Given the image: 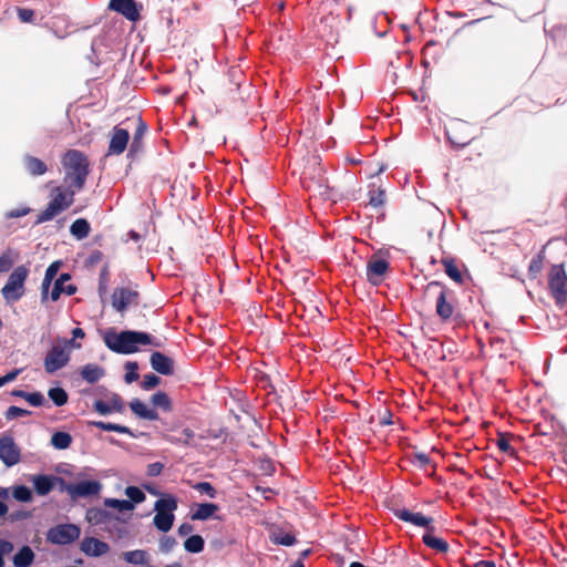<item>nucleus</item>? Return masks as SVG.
Returning a JSON list of instances; mask_svg holds the SVG:
<instances>
[{"label": "nucleus", "mask_w": 567, "mask_h": 567, "mask_svg": "<svg viewBox=\"0 0 567 567\" xmlns=\"http://www.w3.org/2000/svg\"><path fill=\"white\" fill-rule=\"evenodd\" d=\"M135 298L136 292L134 290L118 288L113 292L112 305L117 311L122 312L135 301Z\"/></svg>", "instance_id": "f8f14e48"}, {"label": "nucleus", "mask_w": 567, "mask_h": 567, "mask_svg": "<svg viewBox=\"0 0 567 567\" xmlns=\"http://www.w3.org/2000/svg\"><path fill=\"white\" fill-rule=\"evenodd\" d=\"M384 203V192L378 190L377 194H372L370 197V205L373 207H379Z\"/></svg>", "instance_id": "864d4df0"}, {"label": "nucleus", "mask_w": 567, "mask_h": 567, "mask_svg": "<svg viewBox=\"0 0 567 567\" xmlns=\"http://www.w3.org/2000/svg\"><path fill=\"white\" fill-rule=\"evenodd\" d=\"M109 8L123 14L128 20H136L138 18V10L134 0H111Z\"/></svg>", "instance_id": "ddd939ff"}, {"label": "nucleus", "mask_w": 567, "mask_h": 567, "mask_svg": "<svg viewBox=\"0 0 567 567\" xmlns=\"http://www.w3.org/2000/svg\"><path fill=\"white\" fill-rule=\"evenodd\" d=\"M12 395L24 399L33 406H40L44 402V396L40 392L27 393L22 390H14Z\"/></svg>", "instance_id": "bb28decb"}, {"label": "nucleus", "mask_w": 567, "mask_h": 567, "mask_svg": "<svg viewBox=\"0 0 567 567\" xmlns=\"http://www.w3.org/2000/svg\"><path fill=\"white\" fill-rule=\"evenodd\" d=\"M271 540L276 544L290 546L295 543V537L290 534L282 532H274L271 534Z\"/></svg>", "instance_id": "ea45409f"}, {"label": "nucleus", "mask_w": 567, "mask_h": 567, "mask_svg": "<svg viewBox=\"0 0 567 567\" xmlns=\"http://www.w3.org/2000/svg\"><path fill=\"white\" fill-rule=\"evenodd\" d=\"M30 412L18 406H11L7 411V419H16L28 415Z\"/></svg>", "instance_id": "49530a36"}, {"label": "nucleus", "mask_w": 567, "mask_h": 567, "mask_svg": "<svg viewBox=\"0 0 567 567\" xmlns=\"http://www.w3.org/2000/svg\"><path fill=\"white\" fill-rule=\"evenodd\" d=\"M162 465L158 463H154L150 466L148 472L152 475H156L161 472Z\"/></svg>", "instance_id": "680f3d73"}, {"label": "nucleus", "mask_w": 567, "mask_h": 567, "mask_svg": "<svg viewBox=\"0 0 567 567\" xmlns=\"http://www.w3.org/2000/svg\"><path fill=\"white\" fill-rule=\"evenodd\" d=\"M549 287L558 301L567 297V276L561 265L551 268L549 274Z\"/></svg>", "instance_id": "6e6552de"}, {"label": "nucleus", "mask_w": 567, "mask_h": 567, "mask_svg": "<svg viewBox=\"0 0 567 567\" xmlns=\"http://www.w3.org/2000/svg\"><path fill=\"white\" fill-rule=\"evenodd\" d=\"M424 543L437 551L444 553L447 550V544L442 539L432 534H425L423 536Z\"/></svg>", "instance_id": "f704fd0d"}, {"label": "nucleus", "mask_w": 567, "mask_h": 567, "mask_svg": "<svg viewBox=\"0 0 567 567\" xmlns=\"http://www.w3.org/2000/svg\"><path fill=\"white\" fill-rule=\"evenodd\" d=\"M131 410L140 417L145 420H156L158 417L157 413L150 409L144 402L141 400H132L130 403Z\"/></svg>", "instance_id": "4be33fe9"}, {"label": "nucleus", "mask_w": 567, "mask_h": 567, "mask_svg": "<svg viewBox=\"0 0 567 567\" xmlns=\"http://www.w3.org/2000/svg\"><path fill=\"white\" fill-rule=\"evenodd\" d=\"M103 340L110 350L117 353H133L138 350L140 344L151 343L150 336L144 332H116L114 329L105 331Z\"/></svg>", "instance_id": "f257e3e1"}, {"label": "nucleus", "mask_w": 567, "mask_h": 567, "mask_svg": "<svg viewBox=\"0 0 567 567\" xmlns=\"http://www.w3.org/2000/svg\"><path fill=\"white\" fill-rule=\"evenodd\" d=\"M107 516V513L100 508H90L85 514V519L92 525L102 524Z\"/></svg>", "instance_id": "72a5a7b5"}, {"label": "nucleus", "mask_w": 567, "mask_h": 567, "mask_svg": "<svg viewBox=\"0 0 567 567\" xmlns=\"http://www.w3.org/2000/svg\"><path fill=\"white\" fill-rule=\"evenodd\" d=\"M81 343L59 339L58 343L48 352L44 360L45 371L53 373L65 367L70 360L71 349H80Z\"/></svg>", "instance_id": "7ed1b4c3"}, {"label": "nucleus", "mask_w": 567, "mask_h": 567, "mask_svg": "<svg viewBox=\"0 0 567 567\" xmlns=\"http://www.w3.org/2000/svg\"><path fill=\"white\" fill-rule=\"evenodd\" d=\"M151 401L155 406H159L165 411L171 410V401L167 394L164 392H157L153 394Z\"/></svg>", "instance_id": "58836bf2"}, {"label": "nucleus", "mask_w": 567, "mask_h": 567, "mask_svg": "<svg viewBox=\"0 0 567 567\" xmlns=\"http://www.w3.org/2000/svg\"><path fill=\"white\" fill-rule=\"evenodd\" d=\"M65 167V183L70 187L81 188L87 174V163L83 155L76 151H70L63 158Z\"/></svg>", "instance_id": "f03ea898"}, {"label": "nucleus", "mask_w": 567, "mask_h": 567, "mask_svg": "<svg viewBox=\"0 0 567 567\" xmlns=\"http://www.w3.org/2000/svg\"><path fill=\"white\" fill-rule=\"evenodd\" d=\"M125 495L128 497L127 501L133 502L134 505L140 504L145 499V494L142 492V489L135 486L126 487Z\"/></svg>", "instance_id": "4c0bfd02"}, {"label": "nucleus", "mask_w": 567, "mask_h": 567, "mask_svg": "<svg viewBox=\"0 0 567 567\" xmlns=\"http://www.w3.org/2000/svg\"><path fill=\"white\" fill-rule=\"evenodd\" d=\"M195 488L198 492L206 494L210 498H214L216 496V491L210 483H207V482L198 483L197 485H195Z\"/></svg>", "instance_id": "c03bdc74"}, {"label": "nucleus", "mask_w": 567, "mask_h": 567, "mask_svg": "<svg viewBox=\"0 0 567 567\" xmlns=\"http://www.w3.org/2000/svg\"><path fill=\"white\" fill-rule=\"evenodd\" d=\"M81 535V529L74 524L56 525L48 530V542L55 545H68L78 539Z\"/></svg>", "instance_id": "0eeeda50"}, {"label": "nucleus", "mask_w": 567, "mask_h": 567, "mask_svg": "<svg viewBox=\"0 0 567 567\" xmlns=\"http://www.w3.org/2000/svg\"><path fill=\"white\" fill-rule=\"evenodd\" d=\"M17 256L11 251H7L0 256V272L8 271L16 262Z\"/></svg>", "instance_id": "a19ab883"}, {"label": "nucleus", "mask_w": 567, "mask_h": 567, "mask_svg": "<svg viewBox=\"0 0 567 567\" xmlns=\"http://www.w3.org/2000/svg\"><path fill=\"white\" fill-rule=\"evenodd\" d=\"M175 545L176 542L172 537H164L159 540V549L164 553L171 551Z\"/></svg>", "instance_id": "09e8293b"}, {"label": "nucleus", "mask_w": 567, "mask_h": 567, "mask_svg": "<svg viewBox=\"0 0 567 567\" xmlns=\"http://www.w3.org/2000/svg\"><path fill=\"white\" fill-rule=\"evenodd\" d=\"M71 234L78 238L82 239L89 235L90 231V225L85 219H76L72 225L70 229Z\"/></svg>", "instance_id": "cd10ccee"}, {"label": "nucleus", "mask_w": 567, "mask_h": 567, "mask_svg": "<svg viewBox=\"0 0 567 567\" xmlns=\"http://www.w3.org/2000/svg\"><path fill=\"white\" fill-rule=\"evenodd\" d=\"M192 530L193 527L189 524H183L178 528V533L183 536L189 534Z\"/></svg>", "instance_id": "052dcab7"}, {"label": "nucleus", "mask_w": 567, "mask_h": 567, "mask_svg": "<svg viewBox=\"0 0 567 567\" xmlns=\"http://www.w3.org/2000/svg\"><path fill=\"white\" fill-rule=\"evenodd\" d=\"M396 516L410 524L419 527H427L432 523V518L424 516L421 513L410 512L408 509H400L396 512Z\"/></svg>", "instance_id": "f3484780"}, {"label": "nucleus", "mask_w": 567, "mask_h": 567, "mask_svg": "<svg viewBox=\"0 0 567 567\" xmlns=\"http://www.w3.org/2000/svg\"><path fill=\"white\" fill-rule=\"evenodd\" d=\"M93 425L99 429H102L104 431H112V432H117V433H128L130 432L126 426L113 424V423H104V422L99 421V422H94Z\"/></svg>", "instance_id": "79ce46f5"}, {"label": "nucleus", "mask_w": 567, "mask_h": 567, "mask_svg": "<svg viewBox=\"0 0 567 567\" xmlns=\"http://www.w3.org/2000/svg\"><path fill=\"white\" fill-rule=\"evenodd\" d=\"M218 507L212 503H205L197 506L196 511L192 514V519L194 520H205L212 517Z\"/></svg>", "instance_id": "393cba45"}, {"label": "nucleus", "mask_w": 567, "mask_h": 567, "mask_svg": "<svg viewBox=\"0 0 567 567\" xmlns=\"http://www.w3.org/2000/svg\"><path fill=\"white\" fill-rule=\"evenodd\" d=\"M28 213V209H19V210H12L8 215L10 217H21L24 216Z\"/></svg>", "instance_id": "e2e57ef3"}, {"label": "nucleus", "mask_w": 567, "mask_h": 567, "mask_svg": "<svg viewBox=\"0 0 567 567\" xmlns=\"http://www.w3.org/2000/svg\"><path fill=\"white\" fill-rule=\"evenodd\" d=\"M84 337H85L84 330L81 328H75L72 330V340L71 341L76 342L78 339H83Z\"/></svg>", "instance_id": "bf43d9fd"}, {"label": "nucleus", "mask_w": 567, "mask_h": 567, "mask_svg": "<svg viewBox=\"0 0 567 567\" xmlns=\"http://www.w3.org/2000/svg\"><path fill=\"white\" fill-rule=\"evenodd\" d=\"M24 164L28 172L32 175H42L47 171L45 164L42 161L34 157L25 158Z\"/></svg>", "instance_id": "7c9ffc66"}, {"label": "nucleus", "mask_w": 567, "mask_h": 567, "mask_svg": "<svg viewBox=\"0 0 567 567\" xmlns=\"http://www.w3.org/2000/svg\"><path fill=\"white\" fill-rule=\"evenodd\" d=\"M497 445L501 451H503L505 453H513V449L511 446L508 439H506L504 436L499 437L497 441Z\"/></svg>", "instance_id": "5fc2aeb1"}, {"label": "nucleus", "mask_w": 567, "mask_h": 567, "mask_svg": "<svg viewBox=\"0 0 567 567\" xmlns=\"http://www.w3.org/2000/svg\"><path fill=\"white\" fill-rule=\"evenodd\" d=\"M126 374H125V381L127 383H132L133 381H136L138 379V374L136 372L137 364L135 362H127L125 365Z\"/></svg>", "instance_id": "37998d69"}, {"label": "nucleus", "mask_w": 567, "mask_h": 567, "mask_svg": "<svg viewBox=\"0 0 567 567\" xmlns=\"http://www.w3.org/2000/svg\"><path fill=\"white\" fill-rule=\"evenodd\" d=\"M104 505L106 507L116 508L120 512H132L134 509L133 502L127 499L105 498Z\"/></svg>", "instance_id": "c756f323"}, {"label": "nucleus", "mask_w": 567, "mask_h": 567, "mask_svg": "<svg viewBox=\"0 0 567 567\" xmlns=\"http://www.w3.org/2000/svg\"><path fill=\"white\" fill-rule=\"evenodd\" d=\"M416 457L422 464H426L429 462V458L425 454H416Z\"/></svg>", "instance_id": "774afa93"}, {"label": "nucleus", "mask_w": 567, "mask_h": 567, "mask_svg": "<svg viewBox=\"0 0 567 567\" xmlns=\"http://www.w3.org/2000/svg\"><path fill=\"white\" fill-rule=\"evenodd\" d=\"M48 394L58 406L64 405L68 401V394L62 388H52Z\"/></svg>", "instance_id": "e433bc0d"}, {"label": "nucleus", "mask_w": 567, "mask_h": 567, "mask_svg": "<svg viewBox=\"0 0 567 567\" xmlns=\"http://www.w3.org/2000/svg\"><path fill=\"white\" fill-rule=\"evenodd\" d=\"M21 369H16L13 371H10L6 375L2 377L4 384L10 383L17 379V377L20 374Z\"/></svg>", "instance_id": "13d9d810"}, {"label": "nucleus", "mask_w": 567, "mask_h": 567, "mask_svg": "<svg viewBox=\"0 0 567 567\" xmlns=\"http://www.w3.org/2000/svg\"><path fill=\"white\" fill-rule=\"evenodd\" d=\"M12 496L19 502L29 503L32 501V492L24 485H16L11 488Z\"/></svg>", "instance_id": "473e14b6"}, {"label": "nucleus", "mask_w": 567, "mask_h": 567, "mask_svg": "<svg viewBox=\"0 0 567 567\" xmlns=\"http://www.w3.org/2000/svg\"><path fill=\"white\" fill-rule=\"evenodd\" d=\"M73 203V190L63 187H55L51 193L48 207L39 216V221H47L65 210Z\"/></svg>", "instance_id": "39448f33"}, {"label": "nucleus", "mask_w": 567, "mask_h": 567, "mask_svg": "<svg viewBox=\"0 0 567 567\" xmlns=\"http://www.w3.org/2000/svg\"><path fill=\"white\" fill-rule=\"evenodd\" d=\"M144 131H145V127H140V128L137 130V132H136V134H135V137H134V143H133V145L136 143V141H137L138 138H141V137L143 136Z\"/></svg>", "instance_id": "69168bd1"}, {"label": "nucleus", "mask_w": 567, "mask_h": 567, "mask_svg": "<svg viewBox=\"0 0 567 567\" xmlns=\"http://www.w3.org/2000/svg\"><path fill=\"white\" fill-rule=\"evenodd\" d=\"M184 547L189 553H200L204 548V539L199 535L190 536L185 540Z\"/></svg>", "instance_id": "c9c22d12"}, {"label": "nucleus", "mask_w": 567, "mask_h": 567, "mask_svg": "<svg viewBox=\"0 0 567 567\" xmlns=\"http://www.w3.org/2000/svg\"><path fill=\"white\" fill-rule=\"evenodd\" d=\"M101 489L102 484L99 481H81L65 486L66 493L73 498L97 495Z\"/></svg>", "instance_id": "1a4fd4ad"}, {"label": "nucleus", "mask_w": 567, "mask_h": 567, "mask_svg": "<svg viewBox=\"0 0 567 567\" xmlns=\"http://www.w3.org/2000/svg\"><path fill=\"white\" fill-rule=\"evenodd\" d=\"M151 365L161 374H171L173 372V361L161 352H154L151 355Z\"/></svg>", "instance_id": "a211bd4d"}, {"label": "nucleus", "mask_w": 567, "mask_h": 567, "mask_svg": "<svg viewBox=\"0 0 567 567\" xmlns=\"http://www.w3.org/2000/svg\"><path fill=\"white\" fill-rule=\"evenodd\" d=\"M436 312L442 319H449L453 313V307L446 302L445 293L443 291L440 292L437 298Z\"/></svg>", "instance_id": "c85d7f7f"}, {"label": "nucleus", "mask_w": 567, "mask_h": 567, "mask_svg": "<svg viewBox=\"0 0 567 567\" xmlns=\"http://www.w3.org/2000/svg\"><path fill=\"white\" fill-rule=\"evenodd\" d=\"M381 424H391V420H390V415H388V412H385V414L383 415V417L381 419Z\"/></svg>", "instance_id": "338daca9"}, {"label": "nucleus", "mask_w": 567, "mask_h": 567, "mask_svg": "<svg viewBox=\"0 0 567 567\" xmlns=\"http://www.w3.org/2000/svg\"><path fill=\"white\" fill-rule=\"evenodd\" d=\"M70 280V276L68 274L61 275L54 282V286L51 291H49L48 297L52 301H56L62 293H65L68 296H71L75 292V287L71 284L66 282Z\"/></svg>", "instance_id": "4468645a"}, {"label": "nucleus", "mask_w": 567, "mask_h": 567, "mask_svg": "<svg viewBox=\"0 0 567 567\" xmlns=\"http://www.w3.org/2000/svg\"><path fill=\"white\" fill-rule=\"evenodd\" d=\"M122 558L130 565L143 566L150 563V555L146 550L134 549L122 553Z\"/></svg>", "instance_id": "6ab92c4d"}, {"label": "nucleus", "mask_w": 567, "mask_h": 567, "mask_svg": "<svg viewBox=\"0 0 567 567\" xmlns=\"http://www.w3.org/2000/svg\"><path fill=\"white\" fill-rule=\"evenodd\" d=\"M81 550L90 557H100L109 553L110 546L95 537H85L81 543Z\"/></svg>", "instance_id": "9b49d317"}, {"label": "nucleus", "mask_w": 567, "mask_h": 567, "mask_svg": "<svg viewBox=\"0 0 567 567\" xmlns=\"http://www.w3.org/2000/svg\"><path fill=\"white\" fill-rule=\"evenodd\" d=\"M28 275L29 270L24 266H19L11 272L7 284L1 289L7 303L11 305L22 298Z\"/></svg>", "instance_id": "423d86ee"}, {"label": "nucleus", "mask_w": 567, "mask_h": 567, "mask_svg": "<svg viewBox=\"0 0 567 567\" xmlns=\"http://www.w3.org/2000/svg\"><path fill=\"white\" fill-rule=\"evenodd\" d=\"M445 271L449 275L450 278H452L455 281H461L462 276L460 270L450 261H445Z\"/></svg>", "instance_id": "a18cd8bd"}, {"label": "nucleus", "mask_w": 567, "mask_h": 567, "mask_svg": "<svg viewBox=\"0 0 567 567\" xmlns=\"http://www.w3.org/2000/svg\"><path fill=\"white\" fill-rule=\"evenodd\" d=\"M474 567H496V565L492 561H480Z\"/></svg>", "instance_id": "0e129e2a"}, {"label": "nucleus", "mask_w": 567, "mask_h": 567, "mask_svg": "<svg viewBox=\"0 0 567 567\" xmlns=\"http://www.w3.org/2000/svg\"><path fill=\"white\" fill-rule=\"evenodd\" d=\"M18 13H19V18L23 22H30L32 20V18H33V12L31 10H28V9H20L18 11Z\"/></svg>", "instance_id": "4d7b16f0"}, {"label": "nucleus", "mask_w": 567, "mask_h": 567, "mask_svg": "<svg viewBox=\"0 0 567 567\" xmlns=\"http://www.w3.org/2000/svg\"><path fill=\"white\" fill-rule=\"evenodd\" d=\"M72 437L69 433L56 432L51 437L52 445L58 450H64L70 446Z\"/></svg>", "instance_id": "2f4dec72"}, {"label": "nucleus", "mask_w": 567, "mask_h": 567, "mask_svg": "<svg viewBox=\"0 0 567 567\" xmlns=\"http://www.w3.org/2000/svg\"><path fill=\"white\" fill-rule=\"evenodd\" d=\"M388 270V262L382 259H373L368 264L367 277L373 285H379Z\"/></svg>", "instance_id": "2eb2a0df"}, {"label": "nucleus", "mask_w": 567, "mask_h": 567, "mask_svg": "<svg viewBox=\"0 0 567 567\" xmlns=\"http://www.w3.org/2000/svg\"><path fill=\"white\" fill-rule=\"evenodd\" d=\"M128 132L123 128H115L110 141L109 152L111 154H121L127 146Z\"/></svg>", "instance_id": "dca6fc26"}, {"label": "nucleus", "mask_w": 567, "mask_h": 567, "mask_svg": "<svg viewBox=\"0 0 567 567\" xmlns=\"http://www.w3.org/2000/svg\"><path fill=\"white\" fill-rule=\"evenodd\" d=\"M31 482L39 495H47L54 487V480L47 475H33Z\"/></svg>", "instance_id": "aec40b11"}, {"label": "nucleus", "mask_w": 567, "mask_h": 567, "mask_svg": "<svg viewBox=\"0 0 567 567\" xmlns=\"http://www.w3.org/2000/svg\"><path fill=\"white\" fill-rule=\"evenodd\" d=\"M81 374L83 379H85L87 382L93 383L99 381L103 377L104 371L101 367L96 364H86L85 367H83Z\"/></svg>", "instance_id": "a878e982"}, {"label": "nucleus", "mask_w": 567, "mask_h": 567, "mask_svg": "<svg viewBox=\"0 0 567 567\" xmlns=\"http://www.w3.org/2000/svg\"><path fill=\"white\" fill-rule=\"evenodd\" d=\"M0 460L7 466H13L20 462V449L10 436L0 439Z\"/></svg>", "instance_id": "9d476101"}, {"label": "nucleus", "mask_w": 567, "mask_h": 567, "mask_svg": "<svg viewBox=\"0 0 567 567\" xmlns=\"http://www.w3.org/2000/svg\"><path fill=\"white\" fill-rule=\"evenodd\" d=\"M61 265H62L61 261H54L48 267L44 278H43V281H42V298L43 299L48 298L51 281L56 276L59 269L61 268Z\"/></svg>", "instance_id": "b1692460"}, {"label": "nucleus", "mask_w": 567, "mask_h": 567, "mask_svg": "<svg viewBox=\"0 0 567 567\" xmlns=\"http://www.w3.org/2000/svg\"><path fill=\"white\" fill-rule=\"evenodd\" d=\"M543 268V257L538 256L537 258L533 259L529 265V271L532 275L536 276L540 272Z\"/></svg>", "instance_id": "8fccbe9b"}, {"label": "nucleus", "mask_w": 567, "mask_h": 567, "mask_svg": "<svg viewBox=\"0 0 567 567\" xmlns=\"http://www.w3.org/2000/svg\"><path fill=\"white\" fill-rule=\"evenodd\" d=\"M94 409L102 415L122 411V402L117 395H113L109 402L96 401Z\"/></svg>", "instance_id": "412c9836"}, {"label": "nucleus", "mask_w": 567, "mask_h": 567, "mask_svg": "<svg viewBox=\"0 0 567 567\" xmlns=\"http://www.w3.org/2000/svg\"><path fill=\"white\" fill-rule=\"evenodd\" d=\"M34 560V553L29 546H23L13 557L16 567H28Z\"/></svg>", "instance_id": "5701e85b"}, {"label": "nucleus", "mask_w": 567, "mask_h": 567, "mask_svg": "<svg viewBox=\"0 0 567 567\" xmlns=\"http://www.w3.org/2000/svg\"><path fill=\"white\" fill-rule=\"evenodd\" d=\"M13 550V545L7 540H0V557L10 554Z\"/></svg>", "instance_id": "6e6d98bb"}, {"label": "nucleus", "mask_w": 567, "mask_h": 567, "mask_svg": "<svg viewBox=\"0 0 567 567\" xmlns=\"http://www.w3.org/2000/svg\"><path fill=\"white\" fill-rule=\"evenodd\" d=\"M465 125L463 123H456L453 127H451V130L447 131L449 138L451 140L452 143L457 144V145H465L466 144V141L458 140L453 134L454 130L462 128Z\"/></svg>", "instance_id": "3c124183"}, {"label": "nucleus", "mask_w": 567, "mask_h": 567, "mask_svg": "<svg viewBox=\"0 0 567 567\" xmlns=\"http://www.w3.org/2000/svg\"><path fill=\"white\" fill-rule=\"evenodd\" d=\"M8 495H9V489L0 487V516L6 515L8 512V506L3 502L8 497Z\"/></svg>", "instance_id": "603ef678"}, {"label": "nucleus", "mask_w": 567, "mask_h": 567, "mask_svg": "<svg viewBox=\"0 0 567 567\" xmlns=\"http://www.w3.org/2000/svg\"><path fill=\"white\" fill-rule=\"evenodd\" d=\"M159 378L156 377L155 374H147L144 377V380H143V388L145 390H150L154 386H156L157 384H159Z\"/></svg>", "instance_id": "de8ad7c7"}, {"label": "nucleus", "mask_w": 567, "mask_h": 567, "mask_svg": "<svg viewBox=\"0 0 567 567\" xmlns=\"http://www.w3.org/2000/svg\"><path fill=\"white\" fill-rule=\"evenodd\" d=\"M177 508V502L175 497L167 495L156 501L154 511L155 516L153 523L155 527L161 532H168L174 523V512Z\"/></svg>", "instance_id": "20e7f679"}]
</instances>
